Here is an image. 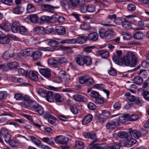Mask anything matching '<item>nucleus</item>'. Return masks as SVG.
Masks as SVG:
<instances>
[{
    "label": "nucleus",
    "mask_w": 149,
    "mask_h": 149,
    "mask_svg": "<svg viewBox=\"0 0 149 149\" xmlns=\"http://www.w3.org/2000/svg\"><path fill=\"white\" fill-rule=\"evenodd\" d=\"M122 62L126 66L134 67L135 66L137 62L136 57L135 54L131 52H128L122 59Z\"/></svg>",
    "instance_id": "nucleus-1"
},
{
    "label": "nucleus",
    "mask_w": 149,
    "mask_h": 149,
    "mask_svg": "<svg viewBox=\"0 0 149 149\" xmlns=\"http://www.w3.org/2000/svg\"><path fill=\"white\" fill-rule=\"evenodd\" d=\"M30 108L32 110H35L40 115H42L44 113V110L43 108L35 102H31L30 104Z\"/></svg>",
    "instance_id": "nucleus-2"
},
{
    "label": "nucleus",
    "mask_w": 149,
    "mask_h": 149,
    "mask_svg": "<svg viewBox=\"0 0 149 149\" xmlns=\"http://www.w3.org/2000/svg\"><path fill=\"white\" fill-rule=\"evenodd\" d=\"M48 45L51 47H42L41 50L43 51H52L53 48L58 46V43L56 41L50 40L48 42Z\"/></svg>",
    "instance_id": "nucleus-3"
},
{
    "label": "nucleus",
    "mask_w": 149,
    "mask_h": 149,
    "mask_svg": "<svg viewBox=\"0 0 149 149\" xmlns=\"http://www.w3.org/2000/svg\"><path fill=\"white\" fill-rule=\"evenodd\" d=\"M54 140L56 143L60 144H65L67 143L68 139L66 136L62 135H59L55 138Z\"/></svg>",
    "instance_id": "nucleus-4"
},
{
    "label": "nucleus",
    "mask_w": 149,
    "mask_h": 149,
    "mask_svg": "<svg viewBox=\"0 0 149 149\" xmlns=\"http://www.w3.org/2000/svg\"><path fill=\"white\" fill-rule=\"evenodd\" d=\"M105 85L102 84H97L95 85L92 88H88L87 92L89 93L92 90V89L95 88L97 89H102L103 91L105 93H109L110 92L109 91L104 89Z\"/></svg>",
    "instance_id": "nucleus-5"
},
{
    "label": "nucleus",
    "mask_w": 149,
    "mask_h": 149,
    "mask_svg": "<svg viewBox=\"0 0 149 149\" xmlns=\"http://www.w3.org/2000/svg\"><path fill=\"white\" fill-rule=\"evenodd\" d=\"M40 72L45 78L49 79L51 77L50 70L48 68H42L39 70Z\"/></svg>",
    "instance_id": "nucleus-6"
},
{
    "label": "nucleus",
    "mask_w": 149,
    "mask_h": 149,
    "mask_svg": "<svg viewBox=\"0 0 149 149\" xmlns=\"http://www.w3.org/2000/svg\"><path fill=\"white\" fill-rule=\"evenodd\" d=\"M49 89L47 88H40L39 89L38 91V93H52V92L49 91L48 90L49 89L52 91H57V88H55L53 86H49Z\"/></svg>",
    "instance_id": "nucleus-7"
},
{
    "label": "nucleus",
    "mask_w": 149,
    "mask_h": 149,
    "mask_svg": "<svg viewBox=\"0 0 149 149\" xmlns=\"http://www.w3.org/2000/svg\"><path fill=\"white\" fill-rule=\"evenodd\" d=\"M26 77L36 81L38 79V73L34 71H30L27 74Z\"/></svg>",
    "instance_id": "nucleus-8"
},
{
    "label": "nucleus",
    "mask_w": 149,
    "mask_h": 149,
    "mask_svg": "<svg viewBox=\"0 0 149 149\" xmlns=\"http://www.w3.org/2000/svg\"><path fill=\"white\" fill-rule=\"evenodd\" d=\"M72 97L77 102H86L87 101V99L85 97L79 94L74 95Z\"/></svg>",
    "instance_id": "nucleus-9"
},
{
    "label": "nucleus",
    "mask_w": 149,
    "mask_h": 149,
    "mask_svg": "<svg viewBox=\"0 0 149 149\" xmlns=\"http://www.w3.org/2000/svg\"><path fill=\"white\" fill-rule=\"evenodd\" d=\"M42 97H45L46 100L49 102H51L54 100V94H39Z\"/></svg>",
    "instance_id": "nucleus-10"
},
{
    "label": "nucleus",
    "mask_w": 149,
    "mask_h": 149,
    "mask_svg": "<svg viewBox=\"0 0 149 149\" xmlns=\"http://www.w3.org/2000/svg\"><path fill=\"white\" fill-rule=\"evenodd\" d=\"M129 133L131 136L132 134L136 139H138L141 136L140 132L136 130H132L130 128L129 129Z\"/></svg>",
    "instance_id": "nucleus-11"
},
{
    "label": "nucleus",
    "mask_w": 149,
    "mask_h": 149,
    "mask_svg": "<svg viewBox=\"0 0 149 149\" xmlns=\"http://www.w3.org/2000/svg\"><path fill=\"white\" fill-rule=\"evenodd\" d=\"M20 26L19 22H15L13 23L11 26V30L14 33H17L19 30Z\"/></svg>",
    "instance_id": "nucleus-12"
},
{
    "label": "nucleus",
    "mask_w": 149,
    "mask_h": 149,
    "mask_svg": "<svg viewBox=\"0 0 149 149\" xmlns=\"http://www.w3.org/2000/svg\"><path fill=\"white\" fill-rule=\"evenodd\" d=\"M93 119V116L91 114L85 116L82 120L83 124L86 125L91 121Z\"/></svg>",
    "instance_id": "nucleus-13"
},
{
    "label": "nucleus",
    "mask_w": 149,
    "mask_h": 149,
    "mask_svg": "<svg viewBox=\"0 0 149 149\" xmlns=\"http://www.w3.org/2000/svg\"><path fill=\"white\" fill-rule=\"evenodd\" d=\"M118 125V122L114 121H111L107 123L106 125V127L107 129L111 130L115 128L116 125Z\"/></svg>",
    "instance_id": "nucleus-14"
},
{
    "label": "nucleus",
    "mask_w": 149,
    "mask_h": 149,
    "mask_svg": "<svg viewBox=\"0 0 149 149\" xmlns=\"http://www.w3.org/2000/svg\"><path fill=\"white\" fill-rule=\"evenodd\" d=\"M112 58L113 61L116 64L120 65H122L123 63L122 62V58L121 56H119L116 54H114Z\"/></svg>",
    "instance_id": "nucleus-15"
},
{
    "label": "nucleus",
    "mask_w": 149,
    "mask_h": 149,
    "mask_svg": "<svg viewBox=\"0 0 149 149\" xmlns=\"http://www.w3.org/2000/svg\"><path fill=\"white\" fill-rule=\"evenodd\" d=\"M98 36V35L97 33L93 32L88 34L87 38L89 40L95 41L97 39Z\"/></svg>",
    "instance_id": "nucleus-16"
},
{
    "label": "nucleus",
    "mask_w": 149,
    "mask_h": 149,
    "mask_svg": "<svg viewBox=\"0 0 149 149\" xmlns=\"http://www.w3.org/2000/svg\"><path fill=\"white\" fill-rule=\"evenodd\" d=\"M84 136L86 138H90L91 139L93 140V141L94 140L96 139L97 138H96V134L93 132L91 133L86 132L84 133Z\"/></svg>",
    "instance_id": "nucleus-17"
},
{
    "label": "nucleus",
    "mask_w": 149,
    "mask_h": 149,
    "mask_svg": "<svg viewBox=\"0 0 149 149\" xmlns=\"http://www.w3.org/2000/svg\"><path fill=\"white\" fill-rule=\"evenodd\" d=\"M56 30L58 33L59 35H62L65 33V29L62 26H57L56 27Z\"/></svg>",
    "instance_id": "nucleus-18"
},
{
    "label": "nucleus",
    "mask_w": 149,
    "mask_h": 149,
    "mask_svg": "<svg viewBox=\"0 0 149 149\" xmlns=\"http://www.w3.org/2000/svg\"><path fill=\"white\" fill-rule=\"evenodd\" d=\"M133 37L136 39L141 40L144 37V35L142 32L137 31L133 34Z\"/></svg>",
    "instance_id": "nucleus-19"
},
{
    "label": "nucleus",
    "mask_w": 149,
    "mask_h": 149,
    "mask_svg": "<svg viewBox=\"0 0 149 149\" xmlns=\"http://www.w3.org/2000/svg\"><path fill=\"white\" fill-rule=\"evenodd\" d=\"M18 65V63L16 61L9 62L7 64V65L10 69L13 70L17 68Z\"/></svg>",
    "instance_id": "nucleus-20"
},
{
    "label": "nucleus",
    "mask_w": 149,
    "mask_h": 149,
    "mask_svg": "<svg viewBox=\"0 0 149 149\" xmlns=\"http://www.w3.org/2000/svg\"><path fill=\"white\" fill-rule=\"evenodd\" d=\"M34 60H36L41 58V54L39 50H37L33 52L32 56H31Z\"/></svg>",
    "instance_id": "nucleus-21"
},
{
    "label": "nucleus",
    "mask_w": 149,
    "mask_h": 149,
    "mask_svg": "<svg viewBox=\"0 0 149 149\" xmlns=\"http://www.w3.org/2000/svg\"><path fill=\"white\" fill-rule=\"evenodd\" d=\"M24 10V8L21 6H18L15 8L13 10V12L15 14H18L22 13Z\"/></svg>",
    "instance_id": "nucleus-22"
},
{
    "label": "nucleus",
    "mask_w": 149,
    "mask_h": 149,
    "mask_svg": "<svg viewBox=\"0 0 149 149\" xmlns=\"http://www.w3.org/2000/svg\"><path fill=\"white\" fill-rule=\"evenodd\" d=\"M60 43L62 44L65 43L74 44L76 43V39L74 38L67 39L61 41Z\"/></svg>",
    "instance_id": "nucleus-23"
},
{
    "label": "nucleus",
    "mask_w": 149,
    "mask_h": 149,
    "mask_svg": "<svg viewBox=\"0 0 149 149\" xmlns=\"http://www.w3.org/2000/svg\"><path fill=\"white\" fill-rule=\"evenodd\" d=\"M87 39L86 36H84L78 38L76 39V43L83 44L85 42Z\"/></svg>",
    "instance_id": "nucleus-24"
},
{
    "label": "nucleus",
    "mask_w": 149,
    "mask_h": 149,
    "mask_svg": "<svg viewBox=\"0 0 149 149\" xmlns=\"http://www.w3.org/2000/svg\"><path fill=\"white\" fill-rule=\"evenodd\" d=\"M98 53L102 58H107L109 56V52L104 50H99Z\"/></svg>",
    "instance_id": "nucleus-25"
},
{
    "label": "nucleus",
    "mask_w": 149,
    "mask_h": 149,
    "mask_svg": "<svg viewBox=\"0 0 149 149\" xmlns=\"http://www.w3.org/2000/svg\"><path fill=\"white\" fill-rule=\"evenodd\" d=\"M44 142L47 143L49 144L54 146V143L51 138L43 137L41 139Z\"/></svg>",
    "instance_id": "nucleus-26"
},
{
    "label": "nucleus",
    "mask_w": 149,
    "mask_h": 149,
    "mask_svg": "<svg viewBox=\"0 0 149 149\" xmlns=\"http://www.w3.org/2000/svg\"><path fill=\"white\" fill-rule=\"evenodd\" d=\"M106 38L108 39H110L115 35V33L111 30L107 31Z\"/></svg>",
    "instance_id": "nucleus-27"
},
{
    "label": "nucleus",
    "mask_w": 149,
    "mask_h": 149,
    "mask_svg": "<svg viewBox=\"0 0 149 149\" xmlns=\"http://www.w3.org/2000/svg\"><path fill=\"white\" fill-rule=\"evenodd\" d=\"M10 40V38L7 36L0 37V43L6 44L9 43Z\"/></svg>",
    "instance_id": "nucleus-28"
},
{
    "label": "nucleus",
    "mask_w": 149,
    "mask_h": 149,
    "mask_svg": "<svg viewBox=\"0 0 149 149\" xmlns=\"http://www.w3.org/2000/svg\"><path fill=\"white\" fill-rule=\"evenodd\" d=\"M13 54H10L8 51H7L3 54L2 57L5 59H8L13 56Z\"/></svg>",
    "instance_id": "nucleus-29"
},
{
    "label": "nucleus",
    "mask_w": 149,
    "mask_h": 149,
    "mask_svg": "<svg viewBox=\"0 0 149 149\" xmlns=\"http://www.w3.org/2000/svg\"><path fill=\"white\" fill-rule=\"evenodd\" d=\"M143 81V79L139 76L136 77L134 79V83L138 85H141Z\"/></svg>",
    "instance_id": "nucleus-30"
},
{
    "label": "nucleus",
    "mask_w": 149,
    "mask_h": 149,
    "mask_svg": "<svg viewBox=\"0 0 149 149\" xmlns=\"http://www.w3.org/2000/svg\"><path fill=\"white\" fill-rule=\"evenodd\" d=\"M84 64H85L87 65H90L92 64V60L89 56H84Z\"/></svg>",
    "instance_id": "nucleus-31"
},
{
    "label": "nucleus",
    "mask_w": 149,
    "mask_h": 149,
    "mask_svg": "<svg viewBox=\"0 0 149 149\" xmlns=\"http://www.w3.org/2000/svg\"><path fill=\"white\" fill-rule=\"evenodd\" d=\"M40 21L44 23L50 22L51 21V19L50 17L47 16H43L40 18Z\"/></svg>",
    "instance_id": "nucleus-32"
},
{
    "label": "nucleus",
    "mask_w": 149,
    "mask_h": 149,
    "mask_svg": "<svg viewBox=\"0 0 149 149\" xmlns=\"http://www.w3.org/2000/svg\"><path fill=\"white\" fill-rule=\"evenodd\" d=\"M87 11L89 13H93L95 10V7L93 5H88L86 8Z\"/></svg>",
    "instance_id": "nucleus-33"
},
{
    "label": "nucleus",
    "mask_w": 149,
    "mask_h": 149,
    "mask_svg": "<svg viewBox=\"0 0 149 149\" xmlns=\"http://www.w3.org/2000/svg\"><path fill=\"white\" fill-rule=\"evenodd\" d=\"M18 31L19 33L22 35H25L28 33L27 29L24 26H20Z\"/></svg>",
    "instance_id": "nucleus-34"
},
{
    "label": "nucleus",
    "mask_w": 149,
    "mask_h": 149,
    "mask_svg": "<svg viewBox=\"0 0 149 149\" xmlns=\"http://www.w3.org/2000/svg\"><path fill=\"white\" fill-rule=\"evenodd\" d=\"M32 141L37 146H39L41 144L40 141L33 136H30Z\"/></svg>",
    "instance_id": "nucleus-35"
},
{
    "label": "nucleus",
    "mask_w": 149,
    "mask_h": 149,
    "mask_svg": "<svg viewBox=\"0 0 149 149\" xmlns=\"http://www.w3.org/2000/svg\"><path fill=\"white\" fill-rule=\"evenodd\" d=\"M33 52V50L30 49H24L23 50V54L28 56H31Z\"/></svg>",
    "instance_id": "nucleus-36"
},
{
    "label": "nucleus",
    "mask_w": 149,
    "mask_h": 149,
    "mask_svg": "<svg viewBox=\"0 0 149 149\" xmlns=\"http://www.w3.org/2000/svg\"><path fill=\"white\" fill-rule=\"evenodd\" d=\"M84 146L83 142L80 141H77L75 142V147L77 149H82Z\"/></svg>",
    "instance_id": "nucleus-37"
},
{
    "label": "nucleus",
    "mask_w": 149,
    "mask_h": 149,
    "mask_svg": "<svg viewBox=\"0 0 149 149\" xmlns=\"http://www.w3.org/2000/svg\"><path fill=\"white\" fill-rule=\"evenodd\" d=\"M127 139L128 140L129 142V145L131 147L132 145L135 143L136 142V140L132 138L131 135H130L127 138Z\"/></svg>",
    "instance_id": "nucleus-38"
},
{
    "label": "nucleus",
    "mask_w": 149,
    "mask_h": 149,
    "mask_svg": "<svg viewBox=\"0 0 149 149\" xmlns=\"http://www.w3.org/2000/svg\"><path fill=\"white\" fill-rule=\"evenodd\" d=\"M114 116L116 117L114 120L116 122H118V125H119V123H123V121L125 120L123 116H119L118 115H114Z\"/></svg>",
    "instance_id": "nucleus-39"
},
{
    "label": "nucleus",
    "mask_w": 149,
    "mask_h": 149,
    "mask_svg": "<svg viewBox=\"0 0 149 149\" xmlns=\"http://www.w3.org/2000/svg\"><path fill=\"white\" fill-rule=\"evenodd\" d=\"M107 31L103 28H100L99 29V34L100 37L102 38H106Z\"/></svg>",
    "instance_id": "nucleus-40"
},
{
    "label": "nucleus",
    "mask_w": 149,
    "mask_h": 149,
    "mask_svg": "<svg viewBox=\"0 0 149 149\" xmlns=\"http://www.w3.org/2000/svg\"><path fill=\"white\" fill-rule=\"evenodd\" d=\"M42 8L44 11H48L49 10H53L56 8V7L49 5H43L42 6Z\"/></svg>",
    "instance_id": "nucleus-41"
},
{
    "label": "nucleus",
    "mask_w": 149,
    "mask_h": 149,
    "mask_svg": "<svg viewBox=\"0 0 149 149\" xmlns=\"http://www.w3.org/2000/svg\"><path fill=\"white\" fill-rule=\"evenodd\" d=\"M118 135V136L121 139L126 138V139H127L129 136L127 133L124 132H119Z\"/></svg>",
    "instance_id": "nucleus-42"
},
{
    "label": "nucleus",
    "mask_w": 149,
    "mask_h": 149,
    "mask_svg": "<svg viewBox=\"0 0 149 149\" xmlns=\"http://www.w3.org/2000/svg\"><path fill=\"white\" fill-rule=\"evenodd\" d=\"M54 97L56 102L58 103H61L63 100V99L59 94H55Z\"/></svg>",
    "instance_id": "nucleus-43"
},
{
    "label": "nucleus",
    "mask_w": 149,
    "mask_h": 149,
    "mask_svg": "<svg viewBox=\"0 0 149 149\" xmlns=\"http://www.w3.org/2000/svg\"><path fill=\"white\" fill-rule=\"evenodd\" d=\"M98 140L97 139H96L92 141L91 143L88 146V149H97V146H96L94 143L96 142Z\"/></svg>",
    "instance_id": "nucleus-44"
},
{
    "label": "nucleus",
    "mask_w": 149,
    "mask_h": 149,
    "mask_svg": "<svg viewBox=\"0 0 149 149\" xmlns=\"http://www.w3.org/2000/svg\"><path fill=\"white\" fill-rule=\"evenodd\" d=\"M36 10V9L34 6L31 4H29L27 6V10L29 13H33Z\"/></svg>",
    "instance_id": "nucleus-45"
},
{
    "label": "nucleus",
    "mask_w": 149,
    "mask_h": 149,
    "mask_svg": "<svg viewBox=\"0 0 149 149\" xmlns=\"http://www.w3.org/2000/svg\"><path fill=\"white\" fill-rule=\"evenodd\" d=\"M125 95L127 97V99L130 102H134L136 97L134 96L131 95L130 94H125Z\"/></svg>",
    "instance_id": "nucleus-46"
},
{
    "label": "nucleus",
    "mask_w": 149,
    "mask_h": 149,
    "mask_svg": "<svg viewBox=\"0 0 149 149\" xmlns=\"http://www.w3.org/2000/svg\"><path fill=\"white\" fill-rule=\"evenodd\" d=\"M88 76L84 75L81 77L79 79V82L81 84H84L86 83L87 80L88 79Z\"/></svg>",
    "instance_id": "nucleus-47"
},
{
    "label": "nucleus",
    "mask_w": 149,
    "mask_h": 149,
    "mask_svg": "<svg viewBox=\"0 0 149 149\" xmlns=\"http://www.w3.org/2000/svg\"><path fill=\"white\" fill-rule=\"evenodd\" d=\"M29 19L32 22L35 23L37 22L38 18L37 15H32L30 16Z\"/></svg>",
    "instance_id": "nucleus-48"
},
{
    "label": "nucleus",
    "mask_w": 149,
    "mask_h": 149,
    "mask_svg": "<svg viewBox=\"0 0 149 149\" xmlns=\"http://www.w3.org/2000/svg\"><path fill=\"white\" fill-rule=\"evenodd\" d=\"M84 57H77L76 59L77 63L80 65H84Z\"/></svg>",
    "instance_id": "nucleus-49"
},
{
    "label": "nucleus",
    "mask_w": 149,
    "mask_h": 149,
    "mask_svg": "<svg viewBox=\"0 0 149 149\" xmlns=\"http://www.w3.org/2000/svg\"><path fill=\"white\" fill-rule=\"evenodd\" d=\"M9 24L8 23L4 22L0 25V28L5 30H8L10 28Z\"/></svg>",
    "instance_id": "nucleus-50"
},
{
    "label": "nucleus",
    "mask_w": 149,
    "mask_h": 149,
    "mask_svg": "<svg viewBox=\"0 0 149 149\" xmlns=\"http://www.w3.org/2000/svg\"><path fill=\"white\" fill-rule=\"evenodd\" d=\"M48 64L49 65H52L57 64V60H56L54 58H51L48 59L47 60Z\"/></svg>",
    "instance_id": "nucleus-51"
},
{
    "label": "nucleus",
    "mask_w": 149,
    "mask_h": 149,
    "mask_svg": "<svg viewBox=\"0 0 149 149\" xmlns=\"http://www.w3.org/2000/svg\"><path fill=\"white\" fill-rule=\"evenodd\" d=\"M53 31V29L49 27H47L45 28H43V32L45 34H49Z\"/></svg>",
    "instance_id": "nucleus-52"
},
{
    "label": "nucleus",
    "mask_w": 149,
    "mask_h": 149,
    "mask_svg": "<svg viewBox=\"0 0 149 149\" xmlns=\"http://www.w3.org/2000/svg\"><path fill=\"white\" fill-rule=\"evenodd\" d=\"M139 116L136 115L132 114L127 118V120L133 121L136 120L139 118Z\"/></svg>",
    "instance_id": "nucleus-53"
},
{
    "label": "nucleus",
    "mask_w": 149,
    "mask_h": 149,
    "mask_svg": "<svg viewBox=\"0 0 149 149\" xmlns=\"http://www.w3.org/2000/svg\"><path fill=\"white\" fill-rule=\"evenodd\" d=\"M88 108L91 110H94L96 109V107L93 102H89L87 104Z\"/></svg>",
    "instance_id": "nucleus-54"
},
{
    "label": "nucleus",
    "mask_w": 149,
    "mask_h": 149,
    "mask_svg": "<svg viewBox=\"0 0 149 149\" xmlns=\"http://www.w3.org/2000/svg\"><path fill=\"white\" fill-rule=\"evenodd\" d=\"M102 116L106 119L110 116V112L109 111H104L100 114Z\"/></svg>",
    "instance_id": "nucleus-55"
},
{
    "label": "nucleus",
    "mask_w": 149,
    "mask_h": 149,
    "mask_svg": "<svg viewBox=\"0 0 149 149\" xmlns=\"http://www.w3.org/2000/svg\"><path fill=\"white\" fill-rule=\"evenodd\" d=\"M116 17V15L115 14L109 15L107 17L106 20L107 22H111L113 19L114 20Z\"/></svg>",
    "instance_id": "nucleus-56"
},
{
    "label": "nucleus",
    "mask_w": 149,
    "mask_h": 149,
    "mask_svg": "<svg viewBox=\"0 0 149 149\" xmlns=\"http://www.w3.org/2000/svg\"><path fill=\"white\" fill-rule=\"evenodd\" d=\"M70 110L71 112L74 114H77L78 111V110L77 106L75 105L71 106L70 107Z\"/></svg>",
    "instance_id": "nucleus-57"
},
{
    "label": "nucleus",
    "mask_w": 149,
    "mask_h": 149,
    "mask_svg": "<svg viewBox=\"0 0 149 149\" xmlns=\"http://www.w3.org/2000/svg\"><path fill=\"white\" fill-rule=\"evenodd\" d=\"M13 0H1V2L6 5L12 6L13 4Z\"/></svg>",
    "instance_id": "nucleus-58"
},
{
    "label": "nucleus",
    "mask_w": 149,
    "mask_h": 149,
    "mask_svg": "<svg viewBox=\"0 0 149 149\" xmlns=\"http://www.w3.org/2000/svg\"><path fill=\"white\" fill-rule=\"evenodd\" d=\"M130 23L126 20H125L122 23L123 26V27L126 29H129L130 28Z\"/></svg>",
    "instance_id": "nucleus-59"
},
{
    "label": "nucleus",
    "mask_w": 149,
    "mask_h": 149,
    "mask_svg": "<svg viewBox=\"0 0 149 149\" xmlns=\"http://www.w3.org/2000/svg\"><path fill=\"white\" fill-rule=\"evenodd\" d=\"M95 82V81L92 79L90 78L88 76V79L87 80V81L86 84L87 86H90L92 85Z\"/></svg>",
    "instance_id": "nucleus-60"
},
{
    "label": "nucleus",
    "mask_w": 149,
    "mask_h": 149,
    "mask_svg": "<svg viewBox=\"0 0 149 149\" xmlns=\"http://www.w3.org/2000/svg\"><path fill=\"white\" fill-rule=\"evenodd\" d=\"M18 72L19 74L25 75L26 76L27 74V71L22 68H19L18 69Z\"/></svg>",
    "instance_id": "nucleus-61"
},
{
    "label": "nucleus",
    "mask_w": 149,
    "mask_h": 149,
    "mask_svg": "<svg viewBox=\"0 0 149 149\" xmlns=\"http://www.w3.org/2000/svg\"><path fill=\"white\" fill-rule=\"evenodd\" d=\"M136 7L134 4H130L127 6L128 10L130 12L134 11Z\"/></svg>",
    "instance_id": "nucleus-62"
},
{
    "label": "nucleus",
    "mask_w": 149,
    "mask_h": 149,
    "mask_svg": "<svg viewBox=\"0 0 149 149\" xmlns=\"http://www.w3.org/2000/svg\"><path fill=\"white\" fill-rule=\"evenodd\" d=\"M57 63L61 64L67 63V59L65 57L59 58L57 60Z\"/></svg>",
    "instance_id": "nucleus-63"
},
{
    "label": "nucleus",
    "mask_w": 149,
    "mask_h": 149,
    "mask_svg": "<svg viewBox=\"0 0 149 149\" xmlns=\"http://www.w3.org/2000/svg\"><path fill=\"white\" fill-rule=\"evenodd\" d=\"M143 101L142 100L140 97H136L134 102V103L137 105L141 104Z\"/></svg>",
    "instance_id": "nucleus-64"
}]
</instances>
